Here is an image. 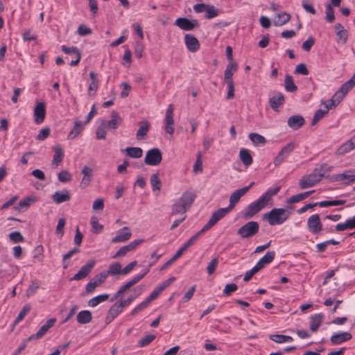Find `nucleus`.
Returning a JSON list of instances; mask_svg holds the SVG:
<instances>
[{
	"label": "nucleus",
	"mask_w": 355,
	"mask_h": 355,
	"mask_svg": "<svg viewBox=\"0 0 355 355\" xmlns=\"http://www.w3.org/2000/svg\"><path fill=\"white\" fill-rule=\"evenodd\" d=\"M291 213L284 208H273L263 214V218L267 220L270 225H282L286 221Z\"/></svg>",
	"instance_id": "nucleus-1"
},
{
	"label": "nucleus",
	"mask_w": 355,
	"mask_h": 355,
	"mask_svg": "<svg viewBox=\"0 0 355 355\" xmlns=\"http://www.w3.org/2000/svg\"><path fill=\"white\" fill-rule=\"evenodd\" d=\"M230 211L227 208H220L214 211L211 216L208 222L203 226V227L196 234L200 236L205 231L209 230L214 227L220 220L224 218Z\"/></svg>",
	"instance_id": "nucleus-2"
},
{
	"label": "nucleus",
	"mask_w": 355,
	"mask_h": 355,
	"mask_svg": "<svg viewBox=\"0 0 355 355\" xmlns=\"http://www.w3.org/2000/svg\"><path fill=\"white\" fill-rule=\"evenodd\" d=\"M259 230V225L256 221H249L237 230V234L241 239H247L252 237L258 233Z\"/></svg>",
	"instance_id": "nucleus-3"
},
{
	"label": "nucleus",
	"mask_w": 355,
	"mask_h": 355,
	"mask_svg": "<svg viewBox=\"0 0 355 355\" xmlns=\"http://www.w3.org/2000/svg\"><path fill=\"white\" fill-rule=\"evenodd\" d=\"M200 236L196 234L192 236L184 245L181 247L176 253L168 260L160 268V270H165L170 265H171L174 261H175L178 258H180L183 252L187 250L190 246L193 245L195 242L198 239Z\"/></svg>",
	"instance_id": "nucleus-4"
},
{
	"label": "nucleus",
	"mask_w": 355,
	"mask_h": 355,
	"mask_svg": "<svg viewBox=\"0 0 355 355\" xmlns=\"http://www.w3.org/2000/svg\"><path fill=\"white\" fill-rule=\"evenodd\" d=\"M162 159V153L159 148H153L148 150L144 157V163L150 166L159 165Z\"/></svg>",
	"instance_id": "nucleus-5"
},
{
	"label": "nucleus",
	"mask_w": 355,
	"mask_h": 355,
	"mask_svg": "<svg viewBox=\"0 0 355 355\" xmlns=\"http://www.w3.org/2000/svg\"><path fill=\"white\" fill-rule=\"evenodd\" d=\"M318 168H315L312 173L309 175L303 176L299 180V186L300 189H305L313 187L321 180L318 176Z\"/></svg>",
	"instance_id": "nucleus-6"
},
{
	"label": "nucleus",
	"mask_w": 355,
	"mask_h": 355,
	"mask_svg": "<svg viewBox=\"0 0 355 355\" xmlns=\"http://www.w3.org/2000/svg\"><path fill=\"white\" fill-rule=\"evenodd\" d=\"M254 184V182H252L248 186L244 187L234 191L230 196V203L227 208L230 211L233 209L236 205L239 202L241 198L243 196Z\"/></svg>",
	"instance_id": "nucleus-7"
},
{
	"label": "nucleus",
	"mask_w": 355,
	"mask_h": 355,
	"mask_svg": "<svg viewBox=\"0 0 355 355\" xmlns=\"http://www.w3.org/2000/svg\"><path fill=\"white\" fill-rule=\"evenodd\" d=\"M295 148V144L294 142H290L287 144L279 152L278 155L274 159V165L275 167L279 166L291 152Z\"/></svg>",
	"instance_id": "nucleus-8"
},
{
	"label": "nucleus",
	"mask_w": 355,
	"mask_h": 355,
	"mask_svg": "<svg viewBox=\"0 0 355 355\" xmlns=\"http://www.w3.org/2000/svg\"><path fill=\"white\" fill-rule=\"evenodd\" d=\"M174 24L182 30L186 31H192L195 28H198L200 26V24L197 19L191 20L187 17L178 18Z\"/></svg>",
	"instance_id": "nucleus-9"
},
{
	"label": "nucleus",
	"mask_w": 355,
	"mask_h": 355,
	"mask_svg": "<svg viewBox=\"0 0 355 355\" xmlns=\"http://www.w3.org/2000/svg\"><path fill=\"white\" fill-rule=\"evenodd\" d=\"M96 264L94 259L89 260L87 263L83 266L80 270L70 279V281H78L85 278L92 271Z\"/></svg>",
	"instance_id": "nucleus-10"
},
{
	"label": "nucleus",
	"mask_w": 355,
	"mask_h": 355,
	"mask_svg": "<svg viewBox=\"0 0 355 355\" xmlns=\"http://www.w3.org/2000/svg\"><path fill=\"white\" fill-rule=\"evenodd\" d=\"M107 277V274H105V272H101L99 274L96 275L90 281L85 287V294L92 293L95 288L104 283Z\"/></svg>",
	"instance_id": "nucleus-11"
},
{
	"label": "nucleus",
	"mask_w": 355,
	"mask_h": 355,
	"mask_svg": "<svg viewBox=\"0 0 355 355\" xmlns=\"http://www.w3.org/2000/svg\"><path fill=\"white\" fill-rule=\"evenodd\" d=\"M56 322V318H52L49 319L37 331V333L32 334L29 336L26 341L29 342L33 339H40L42 338L46 333L49 331V329L52 327Z\"/></svg>",
	"instance_id": "nucleus-12"
},
{
	"label": "nucleus",
	"mask_w": 355,
	"mask_h": 355,
	"mask_svg": "<svg viewBox=\"0 0 355 355\" xmlns=\"http://www.w3.org/2000/svg\"><path fill=\"white\" fill-rule=\"evenodd\" d=\"M307 227L313 234H317L322 230V224L318 214H313L308 218Z\"/></svg>",
	"instance_id": "nucleus-13"
},
{
	"label": "nucleus",
	"mask_w": 355,
	"mask_h": 355,
	"mask_svg": "<svg viewBox=\"0 0 355 355\" xmlns=\"http://www.w3.org/2000/svg\"><path fill=\"white\" fill-rule=\"evenodd\" d=\"M261 209L262 208L259 206L258 202L254 201L242 211V218L245 220L250 219L257 214Z\"/></svg>",
	"instance_id": "nucleus-14"
},
{
	"label": "nucleus",
	"mask_w": 355,
	"mask_h": 355,
	"mask_svg": "<svg viewBox=\"0 0 355 355\" xmlns=\"http://www.w3.org/2000/svg\"><path fill=\"white\" fill-rule=\"evenodd\" d=\"M111 120L103 121L102 124L107 129L116 130L121 123V118L116 111L113 110L111 114Z\"/></svg>",
	"instance_id": "nucleus-15"
},
{
	"label": "nucleus",
	"mask_w": 355,
	"mask_h": 355,
	"mask_svg": "<svg viewBox=\"0 0 355 355\" xmlns=\"http://www.w3.org/2000/svg\"><path fill=\"white\" fill-rule=\"evenodd\" d=\"M46 115V105L44 102L38 103L34 110V119L37 124L42 123Z\"/></svg>",
	"instance_id": "nucleus-16"
},
{
	"label": "nucleus",
	"mask_w": 355,
	"mask_h": 355,
	"mask_svg": "<svg viewBox=\"0 0 355 355\" xmlns=\"http://www.w3.org/2000/svg\"><path fill=\"white\" fill-rule=\"evenodd\" d=\"M349 171H345L343 173L336 174L329 178V180L333 181H344L343 184L349 185L355 182V175L349 174Z\"/></svg>",
	"instance_id": "nucleus-17"
},
{
	"label": "nucleus",
	"mask_w": 355,
	"mask_h": 355,
	"mask_svg": "<svg viewBox=\"0 0 355 355\" xmlns=\"http://www.w3.org/2000/svg\"><path fill=\"white\" fill-rule=\"evenodd\" d=\"M285 103V98L282 93L276 92L275 95L270 98L269 104L270 107L275 112L279 111V107Z\"/></svg>",
	"instance_id": "nucleus-18"
},
{
	"label": "nucleus",
	"mask_w": 355,
	"mask_h": 355,
	"mask_svg": "<svg viewBox=\"0 0 355 355\" xmlns=\"http://www.w3.org/2000/svg\"><path fill=\"white\" fill-rule=\"evenodd\" d=\"M184 42L187 49L191 52H196L200 49V42L193 35L187 34L184 36Z\"/></svg>",
	"instance_id": "nucleus-19"
},
{
	"label": "nucleus",
	"mask_w": 355,
	"mask_h": 355,
	"mask_svg": "<svg viewBox=\"0 0 355 355\" xmlns=\"http://www.w3.org/2000/svg\"><path fill=\"white\" fill-rule=\"evenodd\" d=\"M352 336L350 333L347 331H342L335 333L330 338V341L334 345H340L343 342L351 340Z\"/></svg>",
	"instance_id": "nucleus-20"
},
{
	"label": "nucleus",
	"mask_w": 355,
	"mask_h": 355,
	"mask_svg": "<svg viewBox=\"0 0 355 355\" xmlns=\"http://www.w3.org/2000/svg\"><path fill=\"white\" fill-rule=\"evenodd\" d=\"M173 105H169L166 113V125H165V130L167 133L170 135H173L174 132V128H173V124L174 123L173 121Z\"/></svg>",
	"instance_id": "nucleus-21"
},
{
	"label": "nucleus",
	"mask_w": 355,
	"mask_h": 355,
	"mask_svg": "<svg viewBox=\"0 0 355 355\" xmlns=\"http://www.w3.org/2000/svg\"><path fill=\"white\" fill-rule=\"evenodd\" d=\"M275 257V251H268L266 254L258 261L254 267L259 271L263 268L266 265L271 263L274 260Z\"/></svg>",
	"instance_id": "nucleus-22"
},
{
	"label": "nucleus",
	"mask_w": 355,
	"mask_h": 355,
	"mask_svg": "<svg viewBox=\"0 0 355 355\" xmlns=\"http://www.w3.org/2000/svg\"><path fill=\"white\" fill-rule=\"evenodd\" d=\"M196 198V195L192 190H187L179 198V200L189 209L193 203Z\"/></svg>",
	"instance_id": "nucleus-23"
},
{
	"label": "nucleus",
	"mask_w": 355,
	"mask_h": 355,
	"mask_svg": "<svg viewBox=\"0 0 355 355\" xmlns=\"http://www.w3.org/2000/svg\"><path fill=\"white\" fill-rule=\"evenodd\" d=\"M82 174L83 175V177L82 178L81 182H80V187L83 189L88 187L92 181V178L93 176V171L92 169L87 166H85L81 171Z\"/></svg>",
	"instance_id": "nucleus-24"
},
{
	"label": "nucleus",
	"mask_w": 355,
	"mask_h": 355,
	"mask_svg": "<svg viewBox=\"0 0 355 355\" xmlns=\"http://www.w3.org/2000/svg\"><path fill=\"white\" fill-rule=\"evenodd\" d=\"M305 123L304 119L300 115H293L288 119V125L293 130L300 128Z\"/></svg>",
	"instance_id": "nucleus-25"
},
{
	"label": "nucleus",
	"mask_w": 355,
	"mask_h": 355,
	"mask_svg": "<svg viewBox=\"0 0 355 355\" xmlns=\"http://www.w3.org/2000/svg\"><path fill=\"white\" fill-rule=\"evenodd\" d=\"M131 232L128 227H124L123 229L119 230L116 236L112 238V243H120L128 241L131 237Z\"/></svg>",
	"instance_id": "nucleus-26"
},
{
	"label": "nucleus",
	"mask_w": 355,
	"mask_h": 355,
	"mask_svg": "<svg viewBox=\"0 0 355 355\" xmlns=\"http://www.w3.org/2000/svg\"><path fill=\"white\" fill-rule=\"evenodd\" d=\"M52 199L56 204H60L64 202L69 201L71 199V196L67 189H64L61 191H55L52 196Z\"/></svg>",
	"instance_id": "nucleus-27"
},
{
	"label": "nucleus",
	"mask_w": 355,
	"mask_h": 355,
	"mask_svg": "<svg viewBox=\"0 0 355 355\" xmlns=\"http://www.w3.org/2000/svg\"><path fill=\"white\" fill-rule=\"evenodd\" d=\"M86 123H82L80 121H75L72 130L69 133L67 137L69 139H75L83 130Z\"/></svg>",
	"instance_id": "nucleus-28"
},
{
	"label": "nucleus",
	"mask_w": 355,
	"mask_h": 355,
	"mask_svg": "<svg viewBox=\"0 0 355 355\" xmlns=\"http://www.w3.org/2000/svg\"><path fill=\"white\" fill-rule=\"evenodd\" d=\"M54 155L52 160V164L58 166L64 158V151L60 145H56L53 148Z\"/></svg>",
	"instance_id": "nucleus-29"
},
{
	"label": "nucleus",
	"mask_w": 355,
	"mask_h": 355,
	"mask_svg": "<svg viewBox=\"0 0 355 355\" xmlns=\"http://www.w3.org/2000/svg\"><path fill=\"white\" fill-rule=\"evenodd\" d=\"M140 123L141 125L136 134V137L138 140L144 139V137L147 135L150 127V123L147 120H143Z\"/></svg>",
	"instance_id": "nucleus-30"
},
{
	"label": "nucleus",
	"mask_w": 355,
	"mask_h": 355,
	"mask_svg": "<svg viewBox=\"0 0 355 355\" xmlns=\"http://www.w3.org/2000/svg\"><path fill=\"white\" fill-rule=\"evenodd\" d=\"M323 316L324 315L322 313H318V314H315L311 317L310 329L313 332L316 331L318 329V328L320 327V326L322 322Z\"/></svg>",
	"instance_id": "nucleus-31"
},
{
	"label": "nucleus",
	"mask_w": 355,
	"mask_h": 355,
	"mask_svg": "<svg viewBox=\"0 0 355 355\" xmlns=\"http://www.w3.org/2000/svg\"><path fill=\"white\" fill-rule=\"evenodd\" d=\"M76 319L77 322L80 324H87L92 321V315L88 310L81 311L77 314Z\"/></svg>",
	"instance_id": "nucleus-32"
},
{
	"label": "nucleus",
	"mask_w": 355,
	"mask_h": 355,
	"mask_svg": "<svg viewBox=\"0 0 355 355\" xmlns=\"http://www.w3.org/2000/svg\"><path fill=\"white\" fill-rule=\"evenodd\" d=\"M315 192L314 190L308 191L304 193H298L297 195L292 196L288 199H287V203L288 204H293L298 202H300L305 198H308L309 196H311L312 193Z\"/></svg>",
	"instance_id": "nucleus-33"
},
{
	"label": "nucleus",
	"mask_w": 355,
	"mask_h": 355,
	"mask_svg": "<svg viewBox=\"0 0 355 355\" xmlns=\"http://www.w3.org/2000/svg\"><path fill=\"white\" fill-rule=\"evenodd\" d=\"M239 157L243 164L246 166H248L252 164L253 159L250 155V150L248 149H241L239 152Z\"/></svg>",
	"instance_id": "nucleus-34"
},
{
	"label": "nucleus",
	"mask_w": 355,
	"mask_h": 355,
	"mask_svg": "<svg viewBox=\"0 0 355 355\" xmlns=\"http://www.w3.org/2000/svg\"><path fill=\"white\" fill-rule=\"evenodd\" d=\"M291 19V15L285 12L279 13L273 20V24L276 26H282Z\"/></svg>",
	"instance_id": "nucleus-35"
},
{
	"label": "nucleus",
	"mask_w": 355,
	"mask_h": 355,
	"mask_svg": "<svg viewBox=\"0 0 355 355\" xmlns=\"http://www.w3.org/2000/svg\"><path fill=\"white\" fill-rule=\"evenodd\" d=\"M122 151L132 158H140L143 155V150L139 147H127Z\"/></svg>",
	"instance_id": "nucleus-36"
},
{
	"label": "nucleus",
	"mask_w": 355,
	"mask_h": 355,
	"mask_svg": "<svg viewBox=\"0 0 355 355\" xmlns=\"http://www.w3.org/2000/svg\"><path fill=\"white\" fill-rule=\"evenodd\" d=\"M237 69V64L235 62H230L225 70L224 80H232L234 72Z\"/></svg>",
	"instance_id": "nucleus-37"
},
{
	"label": "nucleus",
	"mask_w": 355,
	"mask_h": 355,
	"mask_svg": "<svg viewBox=\"0 0 355 355\" xmlns=\"http://www.w3.org/2000/svg\"><path fill=\"white\" fill-rule=\"evenodd\" d=\"M110 295L105 293L98 295L88 301V306L91 307H95L98 304L105 302L109 299Z\"/></svg>",
	"instance_id": "nucleus-38"
},
{
	"label": "nucleus",
	"mask_w": 355,
	"mask_h": 355,
	"mask_svg": "<svg viewBox=\"0 0 355 355\" xmlns=\"http://www.w3.org/2000/svg\"><path fill=\"white\" fill-rule=\"evenodd\" d=\"M284 87L285 89L288 92H295L297 90V87L294 83L293 76L291 75H286Z\"/></svg>",
	"instance_id": "nucleus-39"
},
{
	"label": "nucleus",
	"mask_w": 355,
	"mask_h": 355,
	"mask_svg": "<svg viewBox=\"0 0 355 355\" xmlns=\"http://www.w3.org/2000/svg\"><path fill=\"white\" fill-rule=\"evenodd\" d=\"M249 139L255 146H263L267 142L266 138L258 133H250L249 135Z\"/></svg>",
	"instance_id": "nucleus-40"
},
{
	"label": "nucleus",
	"mask_w": 355,
	"mask_h": 355,
	"mask_svg": "<svg viewBox=\"0 0 355 355\" xmlns=\"http://www.w3.org/2000/svg\"><path fill=\"white\" fill-rule=\"evenodd\" d=\"M107 275H122L121 264L119 262H114L110 265L108 270L105 272Z\"/></svg>",
	"instance_id": "nucleus-41"
},
{
	"label": "nucleus",
	"mask_w": 355,
	"mask_h": 355,
	"mask_svg": "<svg viewBox=\"0 0 355 355\" xmlns=\"http://www.w3.org/2000/svg\"><path fill=\"white\" fill-rule=\"evenodd\" d=\"M34 202H35V198L26 197V198L22 199L21 200H20L18 205L15 206L14 207V209L16 211H20L21 209H24V208L28 209L31 206V204Z\"/></svg>",
	"instance_id": "nucleus-42"
},
{
	"label": "nucleus",
	"mask_w": 355,
	"mask_h": 355,
	"mask_svg": "<svg viewBox=\"0 0 355 355\" xmlns=\"http://www.w3.org/2000/svg\"><path fill=\"white\" fill-rule=\"evenodd\" d=\"M188 210L187 207L179 200L173 205L171 215L184 214Z\"/></svg>",
	"instance_id": "nucleus-43"
},
{
	"label": "nucleus",
	"mask_w": 355,
	"mask_h": 355,
	"mask_svg": "<svg viewBox=\"0 0 355 355\" xmlns=\"http://www.w3.org/2000/svg\"><path fill=\"white\" fill-rule=\"evenodd\" d=\"M354 148V146L350 140L342 144L336 150V155H344Z\"/></svg>",
	"instance_id": "nucleus-44"
},
{
	"label": "nucleus",
	"mask_w": 355,
	"mask_h": 355,
	"mask_svg": "<svg viewBox=\"0 0 355 355\" xmlns=\"http://www.w3.org/2000/svg\"><path fill=\"white\" fill-rule=\"evenodd\" d=\"M269 338L271 340L277 343H283L293 340V338L291 336L281 334L270 335Z\"/></svg>",
	"instance_id": "nucleus-45"
},
{
	"label": "nucleus",
	"mask_w": 355,
	"mask_h": 355,
	"mask_svg": "<svg viewBox=\"0 0 355 355\" xmlns=\"http://www.w3.org/2000/svg\"><path fill=\"white\" fill-rule=\"evenodd\" d=\"M346 202L345 200H324L318 202V206L320 207H327L329 206H338L343 205Z\"/></svg>",
	"instance_id": "nucleus-46"
},
{
	"label": "nucleus",
	"mask_w": 355,
	"mask_h": 355,
	"mask_svg": "<svg viewBox=\"0 0 355 355\" xmlns=\"http://www.w3.org/2000/svg\"><path fill=\"white\" fill-rule=\"evenodd\" d=\"M31 309V306L29 304H26L24 306L19 313L18 314L17 317L16 318L14 324H16L19 323L21 320L24 319V318L26 315L28 313L30 312Z\"/></svg>",
	"instance_id": "nucleus-47"
},
{
	"label": "nucleus",
	"mask_w": 355,
	"mask_h": 355,
	"mask_svg": "<svg viewBox=\"0 0 355 355\" xmlns=\"http://www.w3.org/2000/svg\"><path fill=\"white\" fill-rule=\"evenodd\" d=\"M80 252L78 248H73L71 250H69L67 253L64 254L62 257L63 261V268L66 269L68 268V263H66V261L70 259L73 255L78 254Z\"/></svg>",
	"instance_id": "nucleus-48"
},
{
	"label": "nucleus",
	"mask_w": 355,
	"mask_h": 355,
	"mask_svg": "<svg viewBox=\"0 0 355 355\" xmlns=\"http://www.w3.org/2000/svg\"><path fill=\"white\" fill-rule=\"evenodd\" d=\"M150 184L153 187V190H158L159 191L162 187V182L159 178V176L157 173H154L150 176Z\"/></svg>",
	"instance_id": "nucleus-49"
},
{
	"label": "nucleus",
	"mask_w": 355,
	"mask_h": 355,
	"mask_svg": "<svg viewBox=\"0 0 355 355\" xmlns=\"http://www.w3.org/2000/svg\"><path fill=\"white\" fill-rule=\"evenodd\" d=\"M155 339V336L153 334H148L145 337L141 338L137 343V345L140 347H143L148 345L151 342Z\"/></svg>",
	"instance_id": "nucleus-50"
},
{
	"label": "nucleus",
	"mask_w": 355,
	"mask_h": 355,
	"mask_svg": "<svg viewBox=\"0 0 355 355\" xmlns=\"http://www.w3.org/2000/svg\"><path fill=\"white\" fill-rule=\"evenodd\" d=\"M327 110L319 109L314 113L311 124L315 125L321 119H322L327 114Z\"/></svg>",
	"instance_id": "nucleus-51"
},
{
	"label": "nucleus",
	"mask_w": 355,
	"mask_h": 355,
	"mask_svg": "<svg viewBox=\"0 0 355 355\" xmlns=\"http://www.w3.org/2000/svg\"><path fill=\"white\" fill-rule=\"evenodd\" d=\"M318 176L322 180V178H327L325 174L331 171L332 166H329L327 164H322L320 168H317Z\"/></svg>",
	"instance_id": "nucleus-52"
},
{
	"label": "nucleus",
	"mask_w": 355,
	"mask_h": 355,
	"mask_svg": "<svg viewBox=\"0 0 355 355\" xmlns=\"http://www.w3.org/2000/svg\"><path fill=\"white\" fill-rule=\"evenodd\" d=\"M123 305L118 302L114 303L108 312L114 317L118 316L123 311Z\"/></svg>",
	"instance_id": "nucleus-53"
},
{
	"label": "nucleus",
	"mask_w": 355,
	"mask_h": 355,
	"mask_svg": "<svg viewBox=\"0 0 355 355\" xmlns=\"http://www.w3.org/2000/svg\"><path fill=\"white\" fill-rule=\"evenodd\" d=\"M91 225L92 227V232L94 234H99L103 229V226L98 223L97 218L95 216L92 217Z\"/></svg>",
	"instance_id": "nucleus-54"
},
{
	"label": "nucleus",
	"mask_w": 355,
	"mask_h": 355,
	"mask_svg": "<svg viewBox=\"0 0 355 355\" xmlns=\"http://www.w3.org/2000/svg\"><path fill=\"white\" fill-rule=\"evenodd\" d=\"M325 19L329 23H332L335 19L334 10L329 3L326 5V16Z\"/></svg>",
	"instance_id": "nucleus-55"
},
{
	"label": "nucleus",
	"mask_w": 355,
	"mask_h": 355,
	"mask_svg": "<svg viewBox=\"0 0 355 355\" xmlns=\"http://www.w3.org/2000/svg\"><path fill=\"white\" fill-rule=\"evenodd\" d=\"M206 18L208 19L217 17L219 14V11L213 5H208L206 8Z\"/></svg>",
	"instance_id": "nucleus-56"
},
{
	"label": "nucleus",
	"mask_w": 355,
	"mask_h": 355,
	"mask_svg": "<svg viewBox=\"0 0 355 355\" xmlns=\"http://www.w3.org/2000/svg\"><path fill=\"white\" fill-rule=\"evenodd\" d=\"M40 287V284L37 280H33L31 282V285L28 286L26 290V296L28 297L33 295L37 291Z\"/></svg>",
	"instance_id": "nucleus-57"
},
{
	"label": "nucleus",
	"mask_w": 355,
	"mask_h": 355,
	"mask_svg": "<svg viewBox=\"0 0 355 355\" xmlns=\"http://www.w3.org/2000/svg\"><path fill=\"white\" fill-rule=\"evenodd\" d=\"M9 238H10V241L15 243L23 242L24 241V236L18 231H15V232L10 233Z\"/></svg>",
	"instance_id": "nucleus-58"
},
{
	"label": "nucleus",
	"mask_w": 355,
	"mask_h": 355,
	"mask_svg": "<svg viewBox=\"0 0 355 355\" xmlns=\"http://www.w3.org/2000/svg\"><path fill=\"white\" fill-rule=\"evenodd\" d=\"M227 84L228 91L226 98L227 100L232 99L234 97V84L233 80H224Z\"/></svg>",
	"instance_id": "nucleus-59"
},
{
	"label": "nucleus",
	"mask_w": 355,
	"mask_h": 355,
	"mask_svg": "<svg viewBox=\"0 0 355 355\" xmlns=\"http://www.w3.org/2000/svg\"><path fill=\"white\" fill-rule=\"evenodd\" d=\"M218 264V259L217 257L212 259L211 261L209 263L207 267V272L209 275L214 273Z\"/></svg>",
	"instance_id": "nucleus-60"
},
{
	"label": "nucleus",
	"mask_w": 355,
	"mask_h": 355,
	"mask_svg": "<svg viewBox=\"0 0 355 355\" xmlns=\"http://www.w3.org/2000/svg\"><path fill=\"white\" fill-rule=\"evenodd\" d=\"M271 200L272 199L270 197H268V196L266 193H264L255 201L258 202V204L259 205V206H261L262 209H263Z\"/></svg>",
	"instance_id": "nucleus-61"
},
{
	"label": "nucleus",
	"mask_w": 355,
	"mask_h": 355,
	"mask_svg": "<svg viewBox=\"0 0 355 355\" xmlns=\"http://www.w3.org/2000/svg\"><path fill=\"white\" fill-rule=\"evenodd\" d=\"M77 33L80 36H87L91 35L92 33V31L86 25L80 24L78 28Z\"/></svg>",
	"instance_id": "nucleus-62"
},
{
	"label": "nucleus",
	"mask_w": 355,
	"mask_h": 355,
	"mask_svg": "<svg viewBox=\"0 0 355 355\" xmlns=\"http://www.w3.org/2000/svg\"><path fill=\"white\" fill-rule=\"evenodd\" d=\"M107 128L102 124L97 128L96 129V138L98 139H105L107 134Z\"/></svg>",
	"instance_id": "nucleus-63"
},
{
	"label": "nucleus",
	"mask_w": 355,
	"mask_h": 355,
	"mask_svg": "<svg viewBox=\"0 0 355 355\" xmlns=\"http://www.w3.org/2000/svg\"><path fill=\"white\" fill-rule=\"evenodd\" d=\"M294 73L295 74H301L304 76H306L309 74V70L304 63H300L298 65L296 66Z\"/></svg>",
	"instance_id": "nucleus-64"
}]
</instances>
